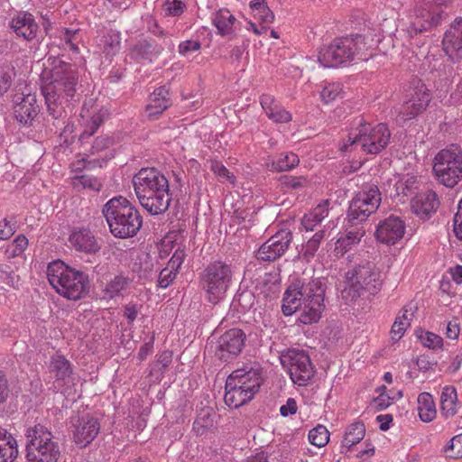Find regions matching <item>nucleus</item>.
Returning <instances> with one entry per match:
<instances>
[{
    "label": "nucleus",
    "instance_id": "55",
    "mask_svg": "<svg viewBox=\"0 0 462 462\" xmlns=\"http://www.w3.org/2000/svg\"><path fill=\"white\" fill-rule=\"evenodd\" d=\"M309 181L304 176H288L283 180V184L291 189L300 190L307 187Z\"/></svg>",
    "mask_w": 462,
    "mask_h": 462
},
{
    "label": "nucleus",
    "instance_id": "43",
    "mask_svg": "<svg viewBox=\"0 0 462 462\" xmlns=\"http://www.w3.org/2000/svg\"><path fill=\"white\" fill-rule=\"evenodd\" d=\"M310 442L318 447L322 448L328 444L329 440V433L327 428L323 425H318L309 432Z\"/></svg>",
    "mask_w": 462,
    "mask_h": 462
},
{
    "label": "nucleus",
    "instance_id": "35",
    "mask_svg": "<svg viewBox=\"0 0 462 462\" xmlns=\"http://www.w3.org/2000/svg\"><path fill=\"white\" fill-rule=\"evenodd\" d=\"M417 411L420 419L423 422L432 421L437 415V409L432 395L429 393H421L417 399Z\"/></svg>",
    "mask_w": 462,
    "mask_h": 462
},
{
    "label": "nucleus",
    "instance_id": "44",
    "mask_svg": "<svg viewBox=\"0 0 462 462\" xmlns=\"http://www.w3.org/2000/svg\"><path fill=\"white\" fill-rule=\"evenodd\" d=\"M209 168L222 183H235V175L221 162L211 161Z\"/></svg>",
    "mask_w": 462,
    "mask_h": 462
},
{
    "label": "nucleus",
    "instance_id": "9",
    "mask_svg": "<svg viewBox=\"0 0 462 462\" xmlns=\"http://www.w3.org/2000/svg\"><path fill=\"white\" fill-rule=\"evenodd\" d=\"M24 436L27 441V457L30 461L58 462L60 448L45 424L35 421L27 425Z\"/></svg>",
    "mask_w": 462,
    "mask_h": 462
},
{
    "label": "nucleus",
    "instance_id": "8",
    "mask_svg": "<svg viewBox=\"0 0 462 462\" xmlns=\"http://www.w3.org/2000/svg\"><path fill=\"white\" fill-rule=\"evenodd\" d=\"M365 42L362 35L335 40L319 51L318 60L324 68H334L355 59L366 60Z\"/></svg>",
    "mask_w": 462,
    "mask_h": 462
},
{
    "label": "nucleus",
    "instance_id": "12",
    "mask_svg": "<svg viewBox=\"0 0 462 462\" xmlns=\"http://www.w3.org/2000/svg\"><path fill=\"white\" fill-rule=\"evenodd\" d=\"M436 180L448 188H454L462 180V149L457 144L440 150L433 160Z\"/></svg>",
    "mask_w": 462,
    "mask_h": 462
},
{
    "label": "nucleus",
    "instance_id": "40",
    "mask_svg": "<svg viewBox=\"0 0 462 462\" xmlns=\"http://www.w3.org/2000/svg\"><path fill=\"white\" fill-rule=\"evenodd\" d=\"M300 162L299 157L293 152H282L274 159L271 165H268L271 171H286L296 167Z\"/></svg>",
    "mask_w": 462,
    "mask_h": 462
},
{
    "label": "nucleus",
    "instance_id": "64",
    "mask_svg": "<svg viewBox=\"0 0 462 462\" xmlns=\"http://www.w3.org/2000/svg\"><path fill=\"white\" fill-rule=\"evenodd\" d=\"M460 327L457 319L448 321L446 325V337L449 339H457L459 336Z\"/></svg>",
    "mask_w": 462,
    "mask_h": 462
},
{
    "label": "nucleus",
    "instance_id": "37",
    "mask_svg": "<svg viewBox=\"0 0 462 462\" xmlns=\"http://www.w3.org/2000/svg\"><path fill=\"white\" fill-rule=\"evenodd\" d=\"M215 425V415L209 410L202 411L193 422V431L198 436H206Z\"/></svg>",
    "mask_w": 462,
    "mask_h": 462
},
{
    "label": "nucleus",
    "instance_id": "46",
    "mask_svg": "<svg viewBox=\"0 0 462 462\" xmlns=\"http://www.w3.org/2000/svg\"><path fill=\"white\" fill-rule=\"evenodd\" d=\"M443 452L452 458L462 457V433L454 436L444 447Z\"/></svg>",
    "mask_w": 462,
    "mask_h": 462
},
{
    "label": "nucleus",
    "instance_id": "1",
    "mask_svg": "<svg viewBox=\"0 0 462 462\" xmlns=\"http://www.w3.org/2000/svg\"><path fill=\"white\" fill-rule=\"evenodd\" d=\"M323 301L324 290L319 279H299L285 291L282 309L285 316H291L300 310V321L306 325L312 324L320 319Z\"/></svg>",
    "mask_w": 462,
    "mask_h": 462
},
{
    "label": "nucleus",
    "instance_id": "51",
    "mask_svg": "<svg viewBox=\"0 0 462 462\" xmlns=\"http://www.w3.org/2000/svg\"><path fill=\"white\" fill-rule=\"evenodd\" d=\"M13 76L14 70L10 66L0 67V97L11 87Z\"/></svg>",
    "mask_w": 462,
    "mask_h": 462
},
{
    "label": "nucleus",
    "instance_id": "39",
    "mask_svg": "<svg viewBox=\"0 0 462 462\" xmlns=\"http://www.w3.org/2000/svg\"><path fill=\"white\" fill-rule=\"evenodd\" d=\"M365 435V428L362 422H355L349 425L342 439V447L350 448L360 442Z\"/></svg>",
    "mask_w": 462,
    "mask_h": 462
},
{
    "label": "nucleus",
    "instance_id": "53",
    "mask_svg": "<svg viewBox=\"0 0 462 462\" xmlns=\"http://www.w3.org/2000/svg\"><path fill=\"white\" fill-rule=\"evenodd\" d=\"M201 43L196 40H186L178 46V51L181 56L188 57L200 50Z\"/></svg>",
    "mask_w": 462,
    "mask_h": 462
},
{
    "label": "nucleus",
    "instance_id": "24",
    "mask_svg": "<svg viewBox=\"0 0 462 462\" xmlns=\"http://www.w3.org/2000/svg\"><path fill=\"white\" fill-rule=\"evenodd\" d=\"M70 245L78 252L96 254L100 250V245L89 229H74L69 237Z\"/></svg>",
    "mask_w": 462,
    "mask_h": 462
},
{
    "label": "nucleus",
    "instance_id": "60",
    "mask_svg": "<svg viewBox=\"0 0 462 462\" xmlns=\"http://www.w3.org/2000/svg\"><path fill=\"white\" fill-rule=\"evenodd\" d=\"M75 35H76V31L72 32L69 30H66L63 34L62 41H64V46L66 49H69V51H71L73 52H78L79 47H78L77 43L75 42V40H76Z\"/></svg>",
    "mask_w": 462,
    "mask_h": 462
},
{
    "label": "nucleus",
    "instance_id": "48",
    "mask_svg": "<svg viewBox=\"0 0 462 462\" xmlns=\"http://www.w3.org/2000/svg\"><path fill=\"white\" fill-rule=\"evenodd\" d=\"M342 95V86L340 83H328L326 85L321 93L320 97L322 101L328 104Z\"/></svg>",
    "mask_w": 462,
    "mask_h": 462
},
{
    "label": "nucleus",
    "instance_id": "30",
    "mask_svg": "<svg viewBox=\"0 0 462 462\" xmlns=\"http://www.w3.org/2000/svg\"><path fill=\"white\" fill-rule=\"evenodd\" d=\"M328 200H324L310 212L305 214L301 219V226L306 231H313L314 228L328 215Z\"/></svg>",
    "mask_w": 462,
    "mask_h": 462
},
{
    "label": "nucleus",
    "instance_id": "59",
    "mask_svg": "<svg viewBox=\"0 0 462 462\" xmlns=\"http://www.w3.org/2000/svg\"><path fill=\"white\" fill-rule=\"evenodd\" d=\"M298 405L294 398H288L286 402L280 407V413L282 417H288L297 412Z\"/></svg>",
    "mask_w": 462,
    "mask_h": 462
},
{
    "label": "nucleus",
    "instance_id": "17",
    "mask_svg": "<svg viewBox=\"0 0 462 462\" xmlns=\"http://www.w3.org/2000/svg\"><path fill=\"white\" fill-rule=\"evenodd\" d=\"M430 94L427 87L418 81L410 93L409 98L402 105L399 117L402 121L415 118L426 110L430 102Z\"/></svg>",
    "mask_w": 462,
    "mask_h": 462
},
{
    "label": "nucleus",
    "instance_id": "56",
    "mask_svg": "<svg viewBox=\"0 0 462 462\" xmlns=\"http://www.w3.org/2000/svg\"><path fill=\"white\" fill-rule=\"evenodd\" d=\"M185 4L181 0H167L164 5L165 14L177 16L183 13Z\"/></svg>",
    "mask_w": 462,
    "mask_h": 462
},
{
    "label": "nucleus",
    "instance_id": "42",
    "mask_svg": "<svg viewBox=\"0 0 462 462\" xmlns=\"http://www.w3.org/2000/svg\"><path fill=\"white\" fill-rule=\"evenodd\" d=\"M324 239V231L316 232L307 242L302 245L300 255L303 259L310 261L319 250L321 241Z\"/></svg>",
    "mask_w": 462,
    "mask_h": 462
},
{
    "label": "nucleus",
    "instance_id": "45",
    "mask_svg": "<svg viewBox=\"0 0 462 462\" xmlns=\"http://www.w3.org/2000/svg\"><path fill=\"white\" fill-rule=\"evenodd\" d=\"M28 246V239L23 235L16 236L5 249V254L9 258H14L21 255Z\"/></svg>",
    "mask_w": 462,
    "mask_h": 462
},
{
    "label": "nucleus",
    "instance_id": "21",
    "mask_svg": "<svg viewBox=\"0 0 462 462\" xmlns=\"http://www.w3.org/2000/svg\"><path fill=\"white\" fill-rule=\"evenodd\" d=\"M405 228V223L402 218L390 216L378 224L375 236L383 244L394 245L403 237Z\"/></svg>",
    "mask_w": 462,
    "mask_h": 462
},
{
    "label": "nucleus",
    "instance_id": "7",
    "mask_svg": "<svg viewBox=\"0 0 462 462\" xmlns=\"http://www.w3.org/2000/svg\"><path fill=\"white\" fill-rule=\"evenodd\" d=\"M47 278L52 288L69 300H76L82 298L88 289V277L62 261H53L49 263Z\"/></svg>",
    "mask_w": 462,
    "mask_h": 462
},
{
    "label": "nucleus",
    "instance_id": "31",
    "mask_svg": "<svg viewBox=\"0 0 462 462\" xmlns=\"http://www.w3.org/2000/svg\"><path fill=\"white\" fill-rule=\"evenodd\" d=\"M18 455L16 439L0 428V462H14Z\"/></svg>",
    "mask_w": 462,
    "mask_h": 462
},
{
    "label": "nucleus",
    "instance_id": "18",
    "mask_svg": "<svg viewBox=\"0 0 462 462\" xmlns=\"http://www.w3.org/2000/svg\"><path fill=\"white\" fill-rule=\"evenodd\" d=\"M245 339V335L240 328H231L226 331L217 340L216 356L224 361L233 358L241 352Z\"/></svg>",
    "mask_w": 462,
    "mask_h": 462
},
{
    "label": "nucleus",
    "instance_id": "29",
    "mask_svg": "<svg viewBox=\"0 0 462 462\" xmlns=\"http://www.w3.org/2000/svg\"><path fill=\"white\" fill-rule=\"evenodd\" d=\"M49 370L59 384L68 383L72 374L71 364L62 355H55L51 357Z\"/></svg>",
    "mask_w": 462,
    "mask_h": 462
},
{
    "label": "nucleus",
    "instance_id": "50",
    "mask_svg": "<svg viewBox=\"0 0 462 462\" xmlns=\"http://www.w3.org/2000/svg\"><path fill=\"white\" fill-rule=\"evenodd\" d=\"M266 116L276 124L288 123L292 119L291 113L284 109L280 104Z\"/></svg>",
    "mask_w": 462,
    "mask_h": 462
},
{
    "label": "nucleus",
    "instance_id": "38",
    "mask_svg": "<svg viewBox=\"0 0 462 462\" xmlns=\"http://www.w3.org/2000/svg\"><path fill=\"white\" fill-rule=\"evenodd\" d=\"M133 284V281L123 275H117L106 286L105 292L109 298H115L126 292Z\"/></svg>",
    "mask_w": 462,
    "mask_h": 462
},
{
    "label": "nucleus",
    "instance_id": "34",
    "mask_svg": "<svg viewBox=\"0 0 462 462\" xmlns=\"http://www.w3.org/2000/svg\"><path fill=\"white\" fill-rule=\"evenodd\" d=\"M413 316L411 306H405L402 312L397 315L391 329L393 340L398 341L403 337L406 329L411 326Z\"/></svg>",
    "mask_w": 462,
    "mask_h": 462
},
{
    "label": "nucleus",
    "instance_id": "10",
    "mask_svg": "<svg viewBox=\"0 0 462 462\" xmlns=\"http://www.w3.org/2000/svg\"><path fill=\"white\" fill-rule=\"evenodd\" d=\"M345 287L341 297L349 303L360 296L362 291L374 294L381 287V275L371 262H364L346 274Z\"/></svg>",
    "mask_w": 462,
    "mask_h": 462
},
{
    "label": "nucleus",
    "instance_id": "13",
    "mask_svg": "<svg viewBox=\"0 0 462 462\" xmlns=\"http://www.w3.org/2000/svg\"><path fill=\"white\" fill-rule=\"evenodd\" d=\"M280 360L294 384L306 386L312 381L315 368L305 351L288 349L282 353Z\"/></svg>",
    "mask_w": 462,
    "mask_h": 462
},
{
    "label": "nucleus",
    "instance_id": "15",
    "mask_svg": "<svg viewBox=\"0 0 462 462\" xmlns=\"http://www.w3.org/2000/svg\"><path fill=\"white\" fill-rule=\"evenodd\" d=\"M381 194L375 185H367L352 199L348 208V217L364 221L375 212L381 202Z\"/></svg>",
    "mask_w": 462,
    "mask_h": 462
},
{
    "label": "nucleus",
    "instance_id": "11",
    "mask_svg": "<svg viewBox=\"0 0 462 462\" xmlns=\"http://www.w3.org/2000/svg\"><path fill=\"white\" fill-rule=\"evenodd\" d=\"M233 271L223 261H214L208 264L200 274V287L207 300L216 304L223 300L232 283Z\"/></svg>",
    "mask_w": 462,
    "mask_h": 462
},
{
    "label": "nucleus",
    "instance_id": "41",
    "mask_svg": "<svg viewBox=\"0 0 462 462\" xmlns=\"http://www.w3.org/2000/svg\"><path fill=\"white\" fill-rule=\"evenodd\" d=\"M250 8L254 17L261 23H272L274 21V14L267 5L266 0L252 1Z\"/></svg>",
    "mask_w": 462,
    "mask_h": 462
},
{
    "label": "nucleus",
    "instance_id": "26",
    "mask_svg": "<svg viewBox=\"0 0 462 462\" xmlns=\"http://www.w3.org/2000/svg\"><path fill=\"white\" fill-rule=\"evenodd\" d=\"M171 105L169 91L165 87L156 88L149 97L145 106V115L150 119H155Z\"/></svg>",
    "mask_w": 462,
    "mask_h": 462
},
{
    "label": "nucleus",
    "instance_id": "20",
    "mask_svg": "<svg viewBox=\"0 0 462 462\" xmlns=\"http://www.w3.org/2000/svg\"><path fill=\"white\" fill-rule=\"evenodd\" d=\"M9 25L17 38L26 42L37 39L39 25L34 16L26 11L17 12L10 20Z\"/></svg>",
    "mask_w": 462,
    "mask_h": 462
},
{
    "label": "nucleus",
    "instance_id": "47",
    "mask_svg": "<svg viewBox=\"0 0 462 462\" xmlns=\"http://www.w3.org/2000/svg\"><path fill=\"white\" fill-rule=\"evenodd\" d=\"M417 337L423 346L431 349L441 347L443 342L439 336L430 331H419L417 332Z\"/></svg>",
    "mask_w": 462,
    "mask_h": 462
},
{
    "label": "nucleus",
    "instance_id": "3",
    "mask_svg": "<svg viewBox=\"0 0 462 462\" xmlns=\"http://www.w3.org/2000/svg\"><path fill=\"white\" fill-rule=\"evenodd\" d=\"M78 79L76 67L61 62L51 70V80L42 86L48 111L53 118L62 116L65 106L75 96Z\"/></svg>",
    "mask_w": 462,
    "mask_h": 462
},
{
    "label": "nucleus",
    "instance_id": "49",
    "mask_svg": "<svg viewBox=\"0 0 462 462\" xmlns=\"http://www.w3.org/2000/svg\"><path fill=\"white\" fill-rule=\"evenodd\" d=\"M133 57L137 60L152 61V45L148 42H140L132 51Z\"/></svg>",
    "mask_w": 462,
    "mask_h": 462
},
{
    "label": "nucleus",
    "instance_id": "22",
    "mask_svg": "<svg viewBox=\"0 0 462 462\" xmlns=\"http://www.w3.org/2000/svg\"><path fill=\"white\" fill-rule=\"evenodd\" d=\"M442 44L444 51L452 61L462 59V17H457L451 23L444 34Z\"/></svg>",
    "mask_w": 462,
    "mask_h": 462
},
{
    "label": "nucleus",
    "instance_id": "16",
    "mask_svg": "<svg viewBox=\"0 0 462 462\" xmlns=\"http://www.w3.org/2000/svg\"><path fill=\"white\" fill-rule=\"evenodd\" d=\"M291 241V232L287 229H282L259 247L255 256L260 262H273L285 254Z\"/></svg>",
    "mask_w": 462,
    "mask_h": 462
},
{
    "label": "nucleus",
    "instance_id": "27",
    "mask_svg": "<svg viewBox=\"0 0 462 462\" xmlns=\"http://www.w3.org/2000/svg\"><path fill=\"white\" fill-rule=\"evenodd\" d=\"M106 116L107 110L105 108L95 110L91 115H88V110L86 109L85 104L81 111V117L84 119V130L80 134L79 140L84 142L91 137L103 124Z\"/></svg>",
    "mask_w": 462,
    "mask_h": 462
},
{
    "label": "nucleus",
    "instance_id": "63",
    "mask_svg": "<svg viewBox=\"0 0 462 462\" xmlns=\"http://www.w3.org/2000/svg\"><path fill=\"white\" fill-rule=\"evenodd\" d=\"M14 232V226L6 218L0 221V240H7Z\"/></svg>",
    "mask_w": 462,
    "mask_h": 462
},
{
    "label": "nucleus",
    "instance_id": "19",
    "mask_svg": "<svg viewBox=\"0 0 462 462\" xmlns=\"http://www.w3.org/2000/svg\"><path fill=\"white\" fill-rule=\"evenodd\" d=\"M99 430L98 420L90 415H84L73 423L72 438L78 447L84 448L96 439Z\"/></svg>",
    "mask_w": 462,
    "mask_h": 462
},
{
    "label": "nucleus",
    "instance_id": "61",
    "mask_svg": "<svg viewBox=\"0 0 462 462\" xmlns=\"http://www.w3.org/2000/svg\"><path fill=\"white\" fill-rule=\"evenodd\" d=\"M260 104L266 115L279 105L275 98L269 94H263L261 96Z\"/></svg>",
    "mask_w": 462,
    "mask_h": 462
},
{
    "label": "nucleus",
    "instance_id": "54",
    "mask_svg": "<svg viewBox=\"0 0 462 462\" xmlns=\"http://www.w3.org/2000/svg\"><path fill=\"white\" fill-rule=\"evenodd\" d=\"M178 273V271L175 269H171L170 266H166L163 268L158 277V285L165 289L174 281L176 278V275Z\"/></svg>",
    "mask_w": 462,
    "mask_h": 462
},
{
    "label": "nucleus",
    "instance_id": "33",
    "mask_svg": "<svg viewBox=\"0 0 462 462\" xmlns=\"http://www.w3.org/2000/svg\"><path fill=\"white\" fill-rule=\"evenodd\" d=\"M440 411L446 418L453 417L457 411V390L452 385L443 387L440 394Z\"/></svg>",
    "mask_w": 462,
    "mask_h": 462
},
{
    "label": "nucleus",
    "instance_id": "6",
    "mask_svg": "<svg viewBox=\"0 0 462 462\" xmlns=\"http://www.w3.org/2000/svg\"><path fill=\"white\" fill-rule=\"evenodd\" d=\"M263 383L259 366L235 370L226 379L225 402L230 408H239L253 399Z\"/></svg>",
    "mask_w": 462,
    "mask_h": 462
},
{
    "label": "nucleus",
    "instance_id": "52",
    "mask_svg": "<svg viewBox=\"0 0 462 462\" xmlns=\"http://www.w3.org/2000/svg\"><path fill=\"white\" fill-rule=\"evenodd\" d=\"M101 42L104 45L103 51L106 56L114 55L119 51L120 41L117 35L104 36Z\"/></svg>",
    "mask_w": 462,
    "mask_h": 462
},
{
    "label": "nucleus",
    "instance_id": "5",
    "mask_svg": "<svg viewBox=\"0 0 462 462\" xmlns=\"http://www.w3.org/2000/svg\"><path fill=\"white\" fill-rule=\"evenodd\" d=\"M390 137V131L384 124L373 126L363 118H358L354 122L340 150L348 152L359 148L366 153L377 154L386 147Z\"/></svg>",
    "mask_w": 462,
    "mask_h": 462
},
{
    "label": "nucleus",
    "instance_id": "2",
    "mask_svg": "<svg viewBox=\"0 0 462 462\" xmlns=\"http://www.w3.org/2000/svg\"><path fill=\"white\" fill-rule=\"evenodd\" d=\"M133 186L140 205L151 215L162 214L169 208V180L159 170L142 168L133 177Z\"/></svg>",
    "mask_w": 462,
    "mask_h": 462
},
{
    "label": "nucleus",
    "instance_id": "25",
    "mask_svg": "<svg viewBox=\"0 0 462 462\" xmlns=\"http://www.w3.org/2000/svg\"><path fill=\"white\" fill-rule=\"evenodd\" d=\"M439 205L437 194L433 191H427L418 194L411 200V210L415 215L425 219L436 212Z\"/></svg>",
    "mask_w": 462,
    "mask_h": 462
},
{
    "label": "nucleus",
    "instance_id": "36",
    "mask_svg": "<svg viewBox=\"0 0 462 462\" xmlns=\"http://www.w3.org/2000/svg\"><path fill=\"white\" fill-rule=\"evenodd\" d=\"M365 236V231L362 228H353L348 231L345 236H340L337 243L335 251L337 254H345L348 252L353 246L358 245Z\"/></svg>",
    "mask_w": 462,
    "mask_h": 462
},
{
    "label": "nucleus",
    "instance_id": "23",
    "mask_svg": "<svg viewBox=\"0 0 462 462\" xmlns=\"http://www.w3.org/2000/svg\"><path fill=\"white\" fill-rule=\"evenodd\" d=\"M13 101L14 103V115L18 121L23 124H27L29 120L32 119L38 112V106L36 105L35 95L28 93H16L14 96Z\"/></svg>",
    "mask_w": 462,
    "mask_h": 462
},
{
    "label": "nucleus",
    "instance_id": "57",
    "mask_svg": "<svg viewBox=\"0 0 462 462\" xmlns=\"http://www.w3.org/2000/svg\"><path fill=\"white\" fill-rule=\"evenodd\" d=\"M78 185H81L85 189L97 191L101 189V183L98 181V180L89 175H82L79 177Z\"/></svg>",
    "mask_w": 462,
    "mask_h": 462
},
{
    "label": "nucleus",
    "instance_id": "58",
    "mask_svg": "<svg viewBox=\"0 0 462 462\" xmlns=\"http://www.w3.org/2000/svg\"><path fill=\"white\" fill-rule=\"evenodd\" d=\"M185 256H186L185 250L183 248L178 247L175 250L172 256L171 257L167 265L171 267V269H175L179 272V269L181 266Z\"/></svg>",
    "mask_w": 462,
    "mask_h": 462
},
{
    "label": "nucleus",
    "instance_id": "14",
    "mask_svg": "<svg viewBox=\"0 0 462 462\" xmlns=\"http://www.w3.org/2000/svg\"><path fill=\"white\" fill-rule=\"evenodd\" d=\"M449 0H419L411 27L416 32L430 31L443 20Z\"/></svg>",
    "mask_w": 462,
    "mask_h": 462
},
{
    "label": "nucleus",
    "instance_id": "62",
    "mask_svg": "<svg viewBox=\"0 0 462 462\" xmlns=\"http://www.w3.org/2000/svg\"><path fill=\"white\" fill-rule=\"evenodd\" d=\"M454 232L456 236L462 240V199L458 203L457 212L454 217Z\"/></svg>",
    "mask_w": 462,
    "mask_h": 462
},
{
    "label": "nucleus",
    "instance_id": "4",
    "mask_svg": "<svg viewBox=\"0 0 462 462\" xmlns=\"http://www.w3.org/2000/svg\"><path fill=\"white\" fill-rule=\"evenodd\" d=\"M102 213L115 237H133L138 233L143 224V218L137 208L123 196L110 199L103 206Z\"/></svg>",
    "mask_w": 462,
    "mask_h": 462
},
{
    "label": "nucleus",
    "instance_id": "28",
    "mask_svg": "<svg viewBox=\"0 0 462 462\" xmlns=\"http://www.w3.org/2000/svg\"><path fill=\"white\" fill-rule=\"evenodd\" d=\"M394 192L391 196L396 197L400 201L411 195L418 188V177L413 173L398 174L393 179Z\"/></svg>",
    "mask_w": 462,
    "mask_h": 462
},
{
    "label": "nucleus",
    "instance_id": "32",
    "mask_svg": "<svg viewBox=\"0 0 462 462\" xmlns=\"http://www.w3.org/2000/svg\"><path fill=\"white\" fill-rule=\"evenodd\" d=\"M236 21V17L227 9H220L212 15V23L221 36L234 33Z\"/></svg>",
    "mask_w": 462,
    "mask_h": 462
}]
</instances>
